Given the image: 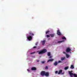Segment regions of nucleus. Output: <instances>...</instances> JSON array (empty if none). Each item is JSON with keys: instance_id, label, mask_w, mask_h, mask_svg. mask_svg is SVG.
Returning a JSON list of instances; mask_svg holds the SVG:
<instances>
[{"instance_id": "nucleus-28", "label": "nucleus", "mask_w": 77, "mask_h": 77, "mask_svg": "<svg viewBox=\"0 0 77 77\" xmlns=\"http://www.w3.org/2000/svg\"><path fill=\"white\" fill-rule=\"evenodd\" d=\"M58 63H62V62H61L60 61H59L58 62Z\"/></svg>"}, {"instance_id": "nucleus-30", "label": "nucleus", "mask_w": 77, "mask_h": 77, "mask_svg": "<svg viewBox=\"0 0 77 77\" xmlns=\"http://www.w3.org/2000/svg\"><path fill=\"white\" fill-rule=\"evenodd\" d=\"M63 54H66V52H63Z\"/></svg>"}, {"instance_id": "nucleus-22", "label": "nucleus", "mask_w": 77, "mask_h": 77, "mask_svg": "<svg viewBox=\"0 0 77 77\" xmlns=\"http://www.w3.org/2000/svg\"><path fill=\"white\" fill-rule=\"evenodd\" d=\"M63 41H59V42H58L57 43H60V42H63Z\"/></svg>"}, {"instance_id": "nucleus-14", "label": "nucleus", "mask_w": 77, "mask_h": 77, "mask_svg": "<svg viewBox=\"0 0 77 77\" xmlns=\"http://www.w3.org/2000/svg\"><path fill=\"white\" fill-rule=\"evenodd\" d=\"M70 68L71 69H74V66H73V65H71V67H70Z\"/></svg>"}, {"instance_id": "nucleus-29", "label": "nucleus", "mask_w": 77, "mask_h": 77, "mask_svg": "<svg viewBox=\"0 0 77 77\" xmlns=\"http://www.w3.org/2000/svg\"><path fill=\"white\" fill-rule=\"evenodd\" d=\"M37 48L36 47V46H34L33 47V48Z\"/></svg>"}, {"instance_id": "nucleus-34", "label": "nucleus", "mask_w": 77, "mask_h": 77, "mask_svg": "<svg viewBox=\"0 0 77 77\" xmlns=\"http://www.w3.org/2000/svg\"><path fill=\"white\" fill-rule=\"evenodd\" d=\"M37 62H39V60H37Z\"/></svg>"}, {"instance_id": "nucleus-27", "label": "nucleus", "mask_w": 77, "mask_h": 77, "mask_svg": "<svg viewBox=\"0 0 77 77\" xmlns=\"http://www.w3.org/2000/svg\"><path fill=\"white\" fill-rule=\"evenodd\" d=\"M45 69H48V67L47 66H46Z\"/></svg>"}, {"instance_id": "nucleus-11", "label": "nucleus", "mask_w": 77, "mask_h": 77, "mask_svg": "<svg viewBox=\"0 0 77 77\" xmlns=\"http://www.w3.org/2000/svg\"><path fill=\"white\" fill-rule=\"evenodd\" d=\"M45 40H44L43 41H42V45H44L45 44Z\"/></svg>"}, {"instance_id": "nucleus-21", "label": "nucleus", "mask_w": 77, "mask_h": 77, "mask_svg": "<svg viewBox=\"0 0 77 77\" xmlns=\"http://www.w3.org/2000/svg\"><path fill=\"white\" fill-rule=\"evenodd\" d=\"M49 32H50V31H47L46 32V34H48V33H49Z\"/></svg>"}, {"instance_id": "nucleus-26", "label": "nucleus", "mask_w": 77, "mask_h": 77, "mask_svg": "<svg viewBox=\"0 0 77 77\" xmlns=\"http://www.w3.org/2000/svg\"><path fill=\"white\" fill-rule=\"evenodd\" d=\"M57 72H58V71H56L55 72V74H57Z\"/></svg>"}, {"instance_id": "nucleus-7", "label": "nucleus", "mask_w": 77, "mask_h": 77, "mask_svg": "<svg viewBox=\"0 0 77 77\" xmlns=\"http://www.w3.org/2000/svg\"><path fill=\"white\" fill-rule=\"evenodd\" d=\"M32 71H35V70H36V68L35 67H32L31 68Z\"/></svg>"}, {"instance_id": "nucleus-3", "label": "nucleus", "mask_w": 77, "mask_h": 77, "mask_svg": "<svg viewBox=\"0 0 77 77\" xmlns=\"http://www.w3.org/2000/svg\"><path fill=\"white\" fill-rule=\"evenodd\" d=\"M57 35H59V36H60L62 35V34H61V33L60 32L59 30H58L57 31Z\"/></svg>"}, {"instance_id": "nucleus-15", "label": "nucleus", "mask_w": 77, "mask_h": 77, "mask_svg": "<svg viewBox=\"0 0 77 77\" xmlns=\"http://www.w3.org/2000/svg\"><path fill=\"white\" fill-rule=\"evenodd\" d=\"M51 55V53H50V52H49L48 53V56H50Z\"/></svg>"}, {"instance_id": "nucleus-2", "label": "nucleus", "mask_w": 77, "mask_h": 77, "mask_svg": "<svg viewBox=\"0 0 77 77\" xmlns=\"http://www.w3.org/2000/svg\"><path fill=\"white\" fill-rule=\"evenodd\" d=\"M38 52L39 54H44V53H45V52H47V50L44 49L40 51H38Z\"/></svg>"}, {"instance_id": "nucleus-25", "label": "nucleus", "mask_w": 77, "mask_h": 77, "mask_svg": "<svg viewBox=\"0 0 77 77\" xmlns=\"http://www.w3.org/2000/svg\"><path fill=\"white\" fill-rule=\"evenodd\" d=\"M50 35H47V36H46V37H47V38H48V37H50Z\"/></svg>"}, {"instance_id": "nucleus-32", "label": "nucleus", "mask_w": 77, "mask_h": 77, "mask_svg": "<svg viewBox=\"0 0 77 77\" xmlns=\"http://www.w3.org/2000/svg\"><path fill=\"white\" fill-rule=\"evenodd\" d=\"M38 43H37L36 44H35V45H38Z\"/></svg>"}, {"instance_id": "nucleus-16", "label": "nucleus", "mask_w": 77, "mask_h": 77, "mask_svg": "<svg viewBox=\"0 0 77 77\" xmlns=\"http://www.w3.org/2000/svg\"><path fill=\"white\" fill-rule=\"evenodd\" d=\"M69 68V67L68 66H67V67H65L64 68L65 70H66L68 69Z\"/></svg>"}, {"instance_id": "nucleus-1", "label": "nucleus", "mask_w": 77, "mask_h": 77, "mask_svg": "<svg viewBox=\"0 0 77 77\" xmlns=\"http://www.w3.org/2000/svg\"><path fill=\"white\" fill-rule=\"evenodd\" d=\"M29 36L27 37V38L29 41H30V40H32V37L34 36L35 34L33 33H32L31 31H30L29 33Z\"/></svg>"}, {"instance_id": "nucleus-8", "label": "nucleus", "mask_w": 77, "mask_h": 77, "mask_svg": "<svg viewBox=\"0 0 77 77\" xmlns=\"http://www.w3.org/2000/svg\"><path fill=\"white\" fill-rule=\"evenodd\" d=\"M53 60H54L53 59H49L48 60L47 63H48V62H52V61H53Z\"/></svg>"}, {"instance_id": "nucleus-23", "label": "nucleus", "mask_w": 77, "mask_h": 77, "mask_svg": "<svg viewBox=\"0 0 77 77\" xmlns=\"http://www.w3.org/2000/svg\"><path fill=\"white\" fill-rule=\"evenodd\" d=\"M42 63V64H44L45 63V61H44L41 62Z\"/></svg>"}, {"instance_id": "nucleus-10", "label": "nucleus", "mask_w": 77, "mask_h": 77, "mask_svg": "<svg viewBox=\"0 0 77 77\" xmlns=\"http://www.w3.org/2000/svg\"><path fill=\"white\" fill-rule=\"evenodd\" d=\"M57 64H58L57 62H56L54 63V66H57Z\"/></svg>"}, {"instance_id": "nucleus-31", "label": "nucleus", "mask_w": 77, "mask_h": 77, "mask_svg": "<svg viewBox=\"0 0 77 77\" xmlns=\"http://www.w3.org/2000/svg\"><path fill=\"white\" fill-rule=\"evenodd\" d=\"M51 57H51V56H50L49 57V58H50V59H51Z\"/></svg>"}, {"instance_id": "nucleus-33", "label": "nucleus", "mask_w": 77, "mask_h": 77, "mask_svg": "<svg viewBox=\"0 0 77 77\" xmlns=\"http://www.w3.org/2000/svg\"><path fill=\"white\" fill-rule=\"evenodd\" d=\"M27 71H30V70H29V69H27Z\"/></svg>"}, {"instance_id": "nucleus-12", "label": "nucleus", "mask_w": 77, "mask_h": 77, "mask_svg": "<svg viewBox=\"0 0 77 77\" xmlns=\"http://www.w3.org/2000/svg\"><path fill=\"white\" fill-rule=\"evenodd\" d=\"M62 72V70H60L58 73V74H61Z\"/></svg>"}, {"instance_id": "nucleus-5", "label": "nucleus", "mask_w": 77, "mask_h": 77, "mask_svg": "<svg viewBox=\"0 0 77 77\" xmlns=\"http://www.w3.org/2000/svg\"><path fill=\"white\" fill-rule=\"evenodd\" d=\"M45 71H42L41 72V74L42 76H44V75H45Z\"/></svg>"}, {"instance_id": "nucleus-20", "label": "nucleus", "mask_w": 77, "mask_h": 77, "mask_svg": "<svg viewBox=\"0 0 77 77\" xmlns=\"http://www.w3.org/2000/svg\"><path fill=\"white\" fill-rule=\"evenodd\" d=\"M62 39H65V40H66V38L65 37H62Z\"/></svg>"}, {"instance_id": "nucleus-13", "label": "nucleus", "mask_w": 77, "mask_h": 77, "mask_svg": "<svg viewBox=\"0 0 77 77\" xmlns=\"http://www.w3.org/2000/svg\"><path fill=\"white\" fill-rule=\"evenodd\" d=\"M54 35H55L54 34H51L50 35L51 36V37L53 38V37H54Z\"/></svg>"}, {"instance_id": "nucleus-4", "label": "nucleus", "mask_w": 77, "mask_h": 77, "mask_svg": "<svg viewBox=\"0 0 77 77\" xmlns=\"http://www.w3.org/2000/svg\"><path fill=\"white\" fill-rule=\"evenodd\" d=\"M71 49L70 48H66V51L67 52H70V51H71Z\"/></svg>"}, {"instance_id": "nucleus-18", "label": "nucleus", "mask_w": 77, "mask_h": 77, "mask_svg": "<svg viewBox=\"0 0 77 77\" xmlns=\"http://www.w3.org/2000/svg\"><path fill=\"white\" fill-rule=\"evenodd\" d=\"M73 76L74 77H77V75L76 74H73Z\"/></svg>"}, {"instance_id": "nucleus-19", "label": "nucleus", "mask_w": 77, "mask_h": 77, "mask_svg": "<svg viewBox=\"0 0 77 77\" xmlns=\"http://www.w3.org/2000/svg\"><path fill=\"white\" fill-rule=\"evenodd\" d=\"M65 57H62L61 58V60H63L64 59H65Z\"/></svg>"}, {"instance_id": "nucleus-17", "label": "nucleus", "mask_w": 77, "mask_h": 77, "mask_svg": "<svg viewBox=\"0 0 77 77\" xmlns=\"http://www.w3.org/2000/svg\"><path fill=\"white\" fill-rule=\"evenodd\" d=\"M66 55L67 58H69V55L68 54H66Z\"/></svg>"}, {"instance_id": "nucleus-24", "label": "nucleus", "mask_w": 77, "mask_h": 77, "mask_svg": "<svg viewBox=\"0 0 77 77\" xmlns=\"http://www.w3.org/2000/svg\"><path fill=\"white\" fill-rule=\"evenodd\" d=\"M36 53V52L35 51L33 52H32L30 53L31 54H34V53Z\"/></svg>"}, {"instance_id": "nucleus-6", "label": "nucleus", "mask_w": 77, "mask_h": 77, "mask_svg": "<svg viewBox=\"0 0 77 77\" xmlns=\"http://www.w3.org/2000/svg\"><path fill=\"white\" fill-rule=\"evenodd\" d=\"M71 72H72V71L69 72V74L70 76V77H72V75H73L74 74H73V73H72Z\"/></svg>"}, {"instance_id": "nucleus-9", "label": "nucleus", "mask_w": 77, "mask_h": 77, "mask_svg": "<svg viewBox=\"0 0 77 77\" xmlns=\"http://www.w3.org/2000/svg\"><path fill=\"white\" fill-rule=\"evenodd\" d=\"M45 76H46L47 77H48V76L49 75V73L48 72H46V73H45Z\"/></svg>"}]
</instances>
